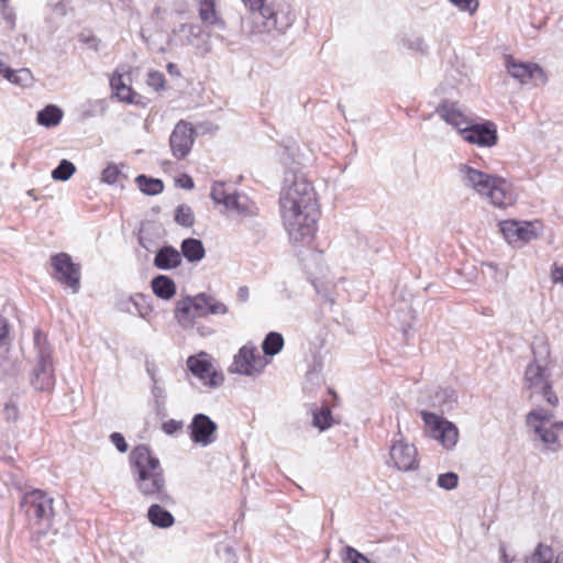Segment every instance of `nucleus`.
Masks as SVG:
<instances>
[{
  "label": "nucleus",
  "mask_w": 563,
  "mask_h": 563,
  "mask_svg": "<svg viewBox=\"0 0 563 563\" xmlns=\"http://www.w3.org/2000/svg\"><path fill=\"white\" fill-rule=\"evenodd\" d=\"M238 298L241 301H246L247 298H249V288L245 287V286L240 287L239 290H238Z\"/></svg>",
  "instance_id": "nucleus-50"
},
{
  "label": "nucleus",
  "mask_w": 563,
  "mask_h": 563,
  "mask_svg": "<svg viewBox=\"0 0 563 563\" xmlns=\"http://www.w3.org/2000/svg\"><path fill=\"white\" fill-rule=\"evenodd\" d=\"M254 19L257 16L262 19V25L258 29V32H272L274 30L283 31L287 25L279 26L277 22V12L272 4H265L264 0L262 4L258 5L255 10H251Z\"/></svg>",
  "instance_id": "nucleus-22"
},
{
  "label": "nucleus",
  "mask_w": 563,
  "mask_h": 563,
  "mask_svg": "<svg viewBox=\"0 0 563 563\" xmlns=\"http://www.w3.org/2000/svg\"><path fill=\"white\" fill-rule=\"evenodd\" d=\"M279 214L289 242L309 245L316 235L319 217L317 192L301 173L287 172L279 195Z\"/></svg>",
  "instance_id": "nucleus-1"
},
{
  "label": "nucleus",
  "mask_w": 563,
  "mask_h": 563,
  "mask_svg": "<svg viewBox=\"0 0 563 563\" xmlns=\"http://www.w3.org/2000/svg\"><path fill=\"white\" fill-rule=\"evenodd\" d=\"M181 29L183 30H188L192 34H198L199 33V27L196 26V25H183Z\"/></svg>",
  "instance_id": "nucleus-54"
},
{
  "label": "nucleus",
  "mask_w": 563,
  "mask_h": 563,
  "mask_svg": "<svg viewBox=\"0 0 563 563\" xmlns=\"http://www.w3.org/2000/svg\"><path fill=\"white\" fill-rule=\"evenodd\" d=\"M167 71H168L170 75H173V76H176V77H179V76H180V71H179L178 67H177L175 64H173V63H169V64L167 65Z\"/></svg>",
  "instance_id": "nucleus-52"
},
{
  "label": "nucleus",
  "mask_w": 563,
  "mask_h": 563,
  "mask_svg": "<svg viewBox=\"0 0 563 563\" xmlns=\"http://www.w3.org/2000/svg\"><path fill=\"white\" fill-rule=\"evenodd\" d=\"M421 417L432 439L439 441L446 450L455 448L459 441V429L453 422L426 411L421 412Z\"/></svg>",
  "instance_id": "nucleus-11"
},
{
  "label": "nucleus",
  "mask_w": 563,
  "mask_h": 563,
  "mask_svg": "<svg viewBox=\"0 0 563 563\" xmlns=\"http://www.w3.org/2000/svg\"><path fill=\"white\" fill-rule=\"evenodd\" d=\"M459 484V477L455 473L448 472L439 475L438 485L446 490L454 489Z\"/></svg>",
  "instance_id": "nucleus-41"
},
{
  "label": "nucleus",
  "mask_w": 563,
  "mask_h": 563,
  "mask_svg": "<svg viewBox=\"0 0 563 563\" xmlns=\"http://www.w3.org/2000/svg\"><path fill=\"white\" fill-rule=\"evenodd\" d=\"M453 5H455L460 11L467 12L470 15H473L477 8V0H449Z\"/></svg>",
  "instance_id": "nucleus-43"
},
{
  "label": "nucleus",
  "mask_w": 563,
  "mask_h": 563,
  "mask_svg": "<svg viewBox=\"0 0 563 563\" xmlns=\"http://www.w3.org/2000/svg\"><path fill=\"white\" fill-rule=\"evenodd\" d=\"M52 267L54 278L70 289L73 294L78 292L80 288V268L75 264L66 253H59L52 257Z\"/></svg>",
  "instance_id": "nucleus-13"
},
{
  "label": "nucleus",
  "mask_w": 563,
  "mask_h": 563,
  "mask_svg": "<svg viewBox=\"0 0 563 563\" xmlns=\"http://www.w3.org/2000/svg\"><path fill=\"white\" fill-rule=\"evenodd\" d=\"M181 427H183V423L180 421L170 419L163 423L162 429L166 434H174L175 432L180 430Z\"/></svg>",
  "instance_id": "nucleus-45"
},
{
  "label": "nucleus",
  "mask_w": 563,
  "mask_h": 563,
  "mask_svg": "<svg viewBox=\"0 0 563 563\" xmlns=\"http://www.w3.org/2000/svg\"><path fill=\"white\" fill-rule=\"evenodd\" d=\"M5 79L22 88H30L34 84V76L27 68L11 69V71H7Z\"/></svg>",
  "instance_id": "nucleus-29"
},
{
  "label": "nucleus",
  "mask_w": 563,
  "mask_h": 563,
  "mask_svg": "<svg viewBox=\"0 0 563 563\" xmlns=\"http://www.w3.org/2000/svg\"><path fill=\"white\" fill-rule=\"evenodd\" d=\"M130 301L133 303L137 314L143 319H146L153 311L150 298L144 295L135 294L130 298Z\"/></svg>",
  "instance_id": "nucleus-33"
},
{
  "label": "nucleus",
  "mask_w": 563,
  "mask_h": 563,
  "mask_svg": "<svg viewBox=\"0 0 563 563\" xmlns=\"http://www.w3.org/2000/svg\"><path fill=\"white\" fill-rule=\"evenodd\" d=\"M227 305L206 294L179 299L175 307V319L184 328H192L196 320L209 314H227Z\"/></svg>",
  "instance_id": "nucleus-4"
},
{
  "label": "nucleus",
  "mask_w": 563,
  "mask_h": 563,
  "mask_svg": "<svg viewBox=\"0 0 563 563\" xmlns=\"http://www.w3.org/2000/svg\"><path fill=\"white\" fill-rule=\"evenodd\" d=\"M180 263V253L172 246L162 247L154 258V265L165 271L176 268Z\"/></svg>",
  "instance_id": "nucleus-24"
},
{
  "label": "nucleus",
  "mask_w": 563,
  "mask_h": 563,
  "mask_svg": "<svg viewBox=\"0 0 563 563\" xmlns=\"http://www.w3.org/2000/svg\"><path fill=\"white\" fill-rule=\"evenodd\" d=\"M498 228L504 240L512 246L525 245L542 232V224L539 221L507 219L500 221Z\"/></svg>",
  "instance_id": "nucleus-8"
},
{
  "label": "nucleus",
  "mask_w": 563,
  "mask_h": 563,
  "mask_svg": "<svg viewBox=\"0 0 563 563\" xmlns=\"http://www.w3.org/2000/svg\"><path fill=\"white\" fill-rule=\"evenodd\" d=\"M175 220L183 227H191L194 224L192 210L187 206H180L176 210Z\"/></svg>",
  "instance_id": "nucleus-37"
},
{
  "label": "nucleus",
  "mask_w": 563,
  "mask_h": 563,
  "mask_svg": "<svg viewBox=\"0 0 563 563\" xmlns=\"http://www.w3.org/2000/svg\"><path fill=\"white\" fill-rule=\"evenodd\" d=\"M22 506L30 520V527L37 538L47 534L52 528L54 509L53 498L42 490H33L23 498Z\"/></svg>",
  "instance_id": "nucleus-6"
},
{
  "label": "nucleus",
  "mask_w": 563,
  "mask_h": 563,
  "mask_svg": "<svg viewBox=\"0 0 563 563\" xmlns=\"http://www.w3.org/2000/svg\"><path fill=\"white\" fill-rule=\"evenodd\" d=\"M437 113L446 124L455 129L459 134H461L473 120L461 104L449 100L439 104Z\"/></svg>",
  "instance_id": "nucleus-19"
},
{
  "label": "nucleus",
  "mask_w": 563,
  "mask_h": 563,
  "mask_svg": "<svg viewBox=\"0 0 563 563\" xmlns=\"http://www.w3.org/2000/svg\"><path fill=\"white\" fill-rule=\"evenodd\" d=\"M178 183L183 188H186V189L194 188V180L191 179V177H189L187 175H184L181 178H179Z\"/></svg>",
  "instance_id": "nucleus-49"
},
{
  "label": "nucleus",
  "mask_w": 563,
  "mask_h": 563,
  "mask_svg": "<svg viewBox=\"0 0 563 563\" xmlns=\"http://www.w3.org/2000/svg\"><path fill=\"white\" fill-rule=\"evenodd\" d=\"M268 363L269 361L258 352L254 344L247 343L234 355L230 371L247 377H255L264 372Z\"/></svg>",
  "instance_id": "nucleus-9"
},
{
  "label": "nucleus",
  "mask_w": 563,
  "mask_h": 563,
  "mask_svg": "<svg viewBox=\"0 0 563 563\" xmlns=\"http://www.w3.org/2000/svg\"><path fill=\"white\" fill-rule=\"evenodd\" d=\"M555 563H563V551L556 556Z\"/></svg>",
  "instance_id": "nucleus-55"
},
{
  "label": "nucleus",
  "mask_w": 563,
  "mask_h": 563,
  "mask_svg": "<svg viewBox=\"0 0 563 563\" xmlns=\"http://www.w3.org/2000/svg\"><path fill=\"white\" fill-rule=\"evenodd\" d=\"M499 555H500L501 563H518L515 555H510L507 552V549L505 545L499 547Z\"/></svg>",
  "instance_id": "nucleus-48"
},
{
  "label": "nucleus",
  "mask_w": 563,
  "mask_h": 563,
  "mask_svg": "<svg viewBox=\"0 0 563 563\" xmlns=\"http://www.w3.org/2000/svg\"><path fill=\"white\" fill-rule=\"evenodd\" d=\"M136 181L142 192L146 195H157L163 191L164 185L159 179L146 178L144 175L136 177Z\"/></svg>",
  "instance_id": "nucleus-31"
},
{
  "label": "nucleus",
  "mask_w": 563,
  "mask_h": 563,
  "mask_svg": "<svg viewBox=\"0 0 563 563\" xmlns=\"http://www.w3.org/2000/svg\"><path fill=\"white\" fill-rule=\"evenodd\" d=\"M63 115L64 112L59 107L55 104H48L37 112L36 122L38 125L45 128H54L60 123Z\"/></svg>",
  "instance_id": "nucleus-26"
},
{
  "label": "nucleus",
  "mask_w": 563,
  "mask_h": 563,
  "mask_svg": "<svg viewBox=\"0 0 563 563\" xmlns=\"http://www.w3.org/2000/svg\"><path fill=\"white\" fill-rule=\"evenodd\" d=\"M464 141L481 147H493L497 144L498 135L495 124L486 122L477 124L472 120L461 133Z\"/></svg>",
  "instance_id": "nucleus-16"
},
{
  "label": "nucleus",
  "mask_w": 563,
  "mask_h": 563,
  "mask_svg": "<svg viewBox=\"0 0 563 563\" xmlns=\"http://www.w3.org/2000/svg\"><path fill=\"white\" fill-rule=\"evenodd\" d=\"M3 418L7 422H16L20 418V408L13 399L8 400L3 407Z\"/></svg>",
  "instance_id": "nucleus-39"
},
{
  "label": "nucleus",
  "mask_w": 563,
  "mask_h": 563,
  "mask_svg": "<svg viewBox=\"0 0 563 563\" xmlns=\"http://www.w3.org/2000/svg\"><path fill=\"white\" fill-rule=\"evenodd\" d=\"M110 85L120 101L135 104L140 103L141 97L130 87L129 75L115 71L110 79Z\"/></svg>",
  "instance_id": "nucleus-20"
},
{
  "label": "nucleus",
  "mask_w": 563,
  "mask_h": 563,
  "mask_svg": "<svg viewBox=\"0 0 563 563\" xmlns=\"http://www.w3.org/2000/svg\"><path fill=\"white\" fill-rule=\"evenodd\" d=\"M31 383L37 390H51L55 384L51 354L44 350L38 351L36 364L33 368Z\"/></svg>",
  "instance_id": "nucleus-17"
},
{
  "label": "nucleus",
  "mask_w": 563,
  "mask_h": 563,
  "mask_svg": "<svg viewBox=\"0 0 563 563\" xmlns=\"http://www.w3.org/2000/svg\"><path fill=\"white\" fill-rule=\"evenodd\" d=\"M344 563H371L369 560L352 547H345L342 552Z\"/></svg>",
  "instance_id": "nucleus-38"
},
{
  "label": "nucleus",
  "mask_w": 563,
  "mask_h": 563,
  "mask_svg": "<svg viewBox=\"0 0 563 563\" xmlns=\"http://www.w3.org/2000/svg\"><path fill=\"white\" fill-rule=\"evenodd\" d=\"M147 85L154 90L159 91L165 89V77L162 73L156 70H150L147 73Z\"/></svg>",
  "instance_id": "nucleus-42"
},
{
  "label": "nucleus",
  "mask_w": 563,
  "mask_h": 563,
  "mask_svg": "<svg viewBox=\"0 0 563 563\" xmlns=\"http://www.w3.org/2000/svg\"><path fill=\"white\" fill-rule=\"evenodd\" d=\"M131 462L139 492L147 497H162L166 484L159 460L147 446L137 445L131 453Z\"/></svg>",
  "instance_id": "nucleus-3"
},
{
  "label": "nucleus",
  "mask_w": 563,
  "mask_h": 563,
  "mask_svg": "<svg viewBox=\"0 0 563 563\" xmlns=\"http://www.w3.org/2000/svg\"><path fill=\"white\" fill-rule=\"evenodd\" d=\"M523 390L529 397H542L548 404L556 406L559 398L553 390L551 373L548 368L537 362H531L523 373Z\"/></svg>",
  "instance_id": "nucleus-7"
},
{
  "label": "nucleus",
  "mask_w": 563,
  "mask_h": 563,
  "mask_svg": "<svg viewBox=\"0 0 563 563\" xmlns=\"http://www.w3.org/2000/svg\"><path fill=\"white\" fill-rule=\"evenodd\" d=\"M194 134V129L188 122L179 121L175 125L169 139V145L176 158L181 159L189 154L195 141Z\"/></svg>",
  "instance_id": "nucleus-18"
},
{
  "label": "nucleus",
  "mask_w": 563,
  "mask_h": 563,
  "mask_svg": "<svg viewBox=\"0 0 563 563\" xmlns=\"http://www.w3.org/2000/svg\"><path fill=\"white\" fill-rule=\"evenodd\" d=\"M250 10H255L258 5L262 4L263 0H242Z\"/></svg>",
  "instance_id": "nucleus-51"
},
{
  "label": "nucleus",
  "mask_w": 563,
  "mask_h": 563,
  "mask_svg": "<svg viewBox=\"0 0 563 563\" xmlns=\"http://www.w3.org/2000/svg\"><path fill=\"white\" fill-rule=\"evenodd\" d=\"M9 335V324L8 321L0 317V345H2Z\"/></svg>",
  "instance_id": "nucleus-47"
},
{
  "label": "nucleus",
  "mask_w": 563,
  "mask_h": 563,
  "mask_svg": "<svg viewBox=\"0 0 563 563\" xmlns=\"http://www.w3.org/2000/svg\"><path fill=\"white\" fill-rule=\"evenodd\" d=\"M198 4L199 18L202 23L208 27H213L218 30L225 29V22L221 18L217 5L216 0H196Z\"/></svg>",
  "instance_id": "nucleus-21"
},
{
  "label": "nucleus",
  "mask_w": 563,
  "mask_h": 563,
  "mask_svg": "<svg viewBox=\"0 0 563 563\" xmlns=\"http://www.w3.org/2000/svg\"><path fill=\"white\" fill-rule=\"evenodd\" d=\"M313 424L320 430H325L331 426V412L329 409H321L313 413Z\"/></svg>",
  "instance_id": "nucleus-40"
},
{
  "label": "nucleus",
  "mask_w": 563,
  "mask_h": 563,
  "mask_svg": "<svg viewBox=\"0 0 563 563\" xmlns=\"http://www.w3.org/2000/svg\"><path fill=\"white\" fill-rule=\"evenodd\" d=\"M40 336H41L40 332H38V331H36V332H35V343H36V344H38Z\"/></svg>",
  "instance_id": "nucleus-56"
},
{
  "label": "nucleus",
  "mask_w": 563,
  "mask_h": 563,
  "mask_svg": "<svg viewBox=\"0 0 563 563\" xmlns=\"http://www.w3.org/2000/svg\"><path fill=\"white\" fill-rule=\"evenodd\" d=\"M148 520L159 528H168L174 523V517L159 505H152L147 512Z\"/></svg>",
  "instance_id": "nucleus-28"
},
{
  "label": "nucleus",
  "mask_w": 563,
  "mask_h": 563,
  "mask_svg": "<svg viewBox=\"0 0 563 563\" xmlns=\"http://www.w3.org/2000/svg\"><path fill=\"white\" fill-rule=\"evenodd\" d=\"M12 68L7 66L4 62L0 58V75L7 78V71H11Z\"/></svg>",
  "instance_id": "nucleus-53"
},
{
  "label": "nucleus",
  "mask_w": 563,
  "mask_h": 563,
  "mask_svg": "<svg viewBox=\"0 0 563 563\" xmlns=\"http://www.w3.org/2000/svg\"><path fill=\"white\" fill-rule=\"evenodd\" d=\"M111 443L118 449L119 452L125 453L128 451V443L124 437L119 432H113L110 435Z\"/></svg>",
  "instance_id": "nucleus-44"
},
{
  "label": "nucleus",
  "mask_w": 563,
  "mask_h": 563,
  "mask_svg": "<svg viewBox=\"0 0 563 563\" xmlns=\"http://www.w3.org/2000/svg\"><path fill=\"white\" fill-rule=\"evenodd\" d=\"M457 174L466 188L474 190L496 208L507 209L518 200L514 185L500 176L486 174L465 164L459 166Z\"/></svg>",
  "instance_id": "nucleus-2"
},
{
  "label": "nucleus",
  "mask_w": 563,
  "mask_h": 563,
  "mask_svg": "<svg viewBox=\"0 0 563 563\" xmlns=\"http://www.w3.org/2000/svg\"><path fill=\"white\" fill-rule=\"evenodd\" d=\"M389 464L400 472L415 471L419 466L417 449L407 441L400 429L391 441Z\"/></svg>",
  "instance_id": "nucleus-10"
},
{
  "label": "nucleus",
  "mask_w": 563,
  "mask_h": 563,
  "mask_svg": "<svg viewBox=\"0 0 563 563\" xmlns=\"http://www.w3.org/2000/svg\"><path fill=\"white\" fill-rule=\"evenodd\" d=\"M75 165L67 159H63L59 165L52 172V178L54 180L66 181L75 174Z\"/></svg>",
  "instance_id": "nucleus-34"
},
{
  "label": "nucleus",
  "mask_w": 563,
  "mask_h": 563,
  "mask_svg": "<svg viewBox=\"0 0 563 563\" xmlns=\"http://www.w3.org/2000/svg\"><path fill=\"white\" fill-rule=\"evenodd\" d=\"M551 280L554 284L563 285V266L553 265L551 268Z\"/></svg>",
  "instance_id": "nucleus-46"
},
{
  "label": "nucleus",
  "mask_w": 563,
  "mask_h": 563,
  "mask_svg": "<svg viewBox=\"0 0 563 563\" xmlns=\"http://www.w3.org/2000/svg\"><path fill=\"white\" fill-rule=\"evenodd\" d=\"M553 551L550 547L539 544L534 551L526 559L525 563H551Z\"/></svg>",
  "instance_id": "nucleus-32"
},
{
  "label": "nucleus",
  "mask_w": 563,
  "mask_h": 563,
  "mask_svg": "<svg viewBox=\"0 0 563 563\" xmlns=\"http://www.w3.org/2000/svg\"><path fill=\"white\" fill-rule=\"evenodd\" d=\"M151 286L153 292L163 300H169L176 294V285L174 280L165 275H159L153 278Z\"/></svg>",
  "instance_id": "nucleus-25"
},
{
  "label": "nucleus",
  "mask_w": 563,
  "mask_h": 563,
  "mask_svg": "<svg viewBox=\"0 0 563 563\" xmlns=\"http://www.w3.org/2000/svg\"><path fill=\"white\" fill-rule=\"evenodd\" d=\"M188 430L190 440L201 448H207L217 440L218 426L207 415H195Z\"/></svg>",
  "instance_id": "nucleus-15"
},
{
  "label": "nucleus",
  "mask_w": 563,
  "mask_h": 563,
  "mask_svg": "<svg viewBox=\"0 0 563 563\" xmlns=\"http://www.w3.org/2000/svg\"><path fill=\"white\" fill-rule=\"evenodd\" d=\"M284 347V338L280 333L269 332L262 343V349L266 358L278 354Z\"/></svg>",
  "instance_id": "nucleus-30"
},
{
  "label": "nucleus",
  "mask_w": 563,
  "mask_h": 563,
  "mask_svg": "<svg viewBox=\"0 0 563 563\" xmlns=\"http://www.w3.org/2000/svg\"><path fill=\"white\" fill-rule=\"evenodd\" d=\"M187 367L203 386L217 387L223 382V376L217 372L211 356L205 352L189 356Z\"/></svg>",
  "instance_id": "nucleus-14"
},
{
  "label": "nucleus",
  "mask_w": 563,
  "mask_h": 563,
  "mask_svg": "<svg viewBox=\"0 0 563 563\" xmlns=\"http://www.w3.org/2000/svg\"><path fill=\"white\" fill-rule=\"evenodd\" d=\"M181 253L189 262H199L205 257L202 242L197 239H186L181 243Z\"/></svg>",
  "instance_id": "nucleus-27"
},
{
  "label": "nucleus",
  "mask_w": 563,
  "mask_h": 563,
  "mask_svg": "<svg viewBox=\"0 0 563 563\" xmlns=\"http://www.w3.org/2000/svg\"><path fill=\"white\" fill-rule=\"evenodd\" d=\"M225 209L238 217H249L257 213L255 203L247 196L240 194H233L227 200Z\"/></svg>",
  "instance_id": "nucleus-23"
},
{
  "label": "nucleus",
  "mask_w": 563,
  "mask_h": 563,
  "mask_svg": "<svg viewBox=\"0 0 563 563\" xmlns=\"http://www.w3.org/2000/svg\"><path fill=\"white\" fill-rule=\"evenodd\" d=\"M505 66L509 76L521 85L543 86L548 81L544 70L534 63H523L508 56Z\"/></svg>",
  "instance_id": "nucleus-12"
},
{
  "label": "nucleus",
  "mask_w": 563,
  "mask_h": 563,
  "mask_svg": "<svg viewBox=\"0 0 563 563\" xmlns=\"http://www.w3.org/2000/svg\"><path fill=\"white\" fill-rule=\"evenodd\" d=\"M528 430L534 439L540 441L547 450L556 451L560 446L559 438L563 433V421L554 419L552 411L536 408L526 417Z\"/></svg>",
  "instance_id": "nucleus-5"
},
{
  "label": "nucleus",
  "mask_w": 563,
  "mask_h": 563,
  "mask_svg": "<svg viewBox=\"0 0 563 563\" xmlns=\"http://www.w3.org/2000/svg\"><path fill=\"white\" fill-rule=\"evenodd\" d=\"M122 176L121 167L117 164H109L101 174V179L108 185H114L119 183Z\"/></svg>",
  "instance_id": "nucleus-35"
},
{
  "label": "nucleus",
  "mask_w": 563,
  "mask_h": 563,
  "mask_svg": "<svg viewBox=\"0 0 563 563\" xmlns=\"http://www.w3.org/2000/svg\"><path fill=\"white\" fill-rule=\"evenodd\" d=\"M233 194L227 191L225 185L222 183H216L211 189V198L216 203H222L227 206V200L231 198Z\"/></svg>",
  "instance_id": "nucleus-36"
}]
</instances>
